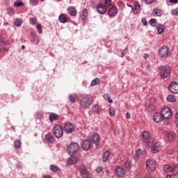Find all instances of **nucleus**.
I'll use <instances>...</instances> for the list:
<instances>
[{
    "mask_svg": "<svg viewBox=\"0 0 178 178\" xmlns=\"http://www.w3.org/2000/svg\"><path fill=\"white\" fill-rule=\"evenodd\" d=\"M44 140L45 141H47V143H50L51 144H54V143H55V138L50 134L46 135L44 137Z\"/></svg>",
    "mask_w": 178,
    "mask_h": 178,
    "instance_id": "nucleus-20",
    "label": "nucleus"
},
{
    "mask_svg": "<svg viewBox=\"0 0 178 178\" xmlns=\"http://www.w3.org/2000/svg\"><path fill=\"white\" fill-rule=\"evenodd\" d=\"M88 16V11H87L86 8H84L82 10V13L81 15V19L82 20H86V18Z\"/></svg>",
    "mask_w": 178,
    "mask_h": 178,
    "instance_id": "nucleus-24",
    "label": "nucleus"
},
{
    "mask_svg": "<svg viewBox=\"0 0 178 178\" xmlns=\"http://www.w3.org/2000/svg\"><path fill=\"white\" fill-rule=\"evenodd\" d=\"M115 108L110 107V109H109L110 116H115Z\"/></svg>",
    "mask_w": 178,
    "mask_h": 178,
    "instance_id": "nucleus-45",
    "label": "nucleus"
},
{
    "mask_svg": "<svg viewBox=\"0 0 178 178\" xmlns=\"http://www.w3.org/2000/svg\"><path fill=\"white\" fill-rule=\"evenodd\" d=\"M29 22H30L31 24H33L34 26H35V24H37V23H38L37 18H35V17L30 18Z\"/></svg>",
    "mask_w": 178,
    "mask_h": 178,
    "instance_id": "nucleus-43",
    "label": "nucleus"
},
{
    "mask_svg": "<svg viewBox=\"0 0 178 178\" xmlns=\"http://www.w3.org/2000/svg\"><path fill=\"white\" fill-rule=\"evenodd\" d=\"M141 154H143V152L141 151V149H138L136 152V154L134 156V161H138V159H140V156L141 155Z\"/></svg>",
    "mask_w": 178,
    "mask_h": 178,
    "instance_id": "nucleus-25",
    "label": "nucleus"
},
{
    "mask_svg": "<svg viewBox=\"0 0 178 178\" xmlns=\"http://www.w3.org/2000/svg\"><path fill=\"white\" fill-rule=\"evenodd\" d=\"M79 171L81 173V176L82 178H89L90 177V172L87 170L86 166L82 165L79 168Z\"/></svg>",
    "mask_w": 178,
    "mask_h": 178,
    "instance_id": "nucleus-12",
    "label": "nucleus"
},
{
    "mask_svg": "<svg viewBox=\"0 0 178 178\" xmlns=\"http://www.w3.org/2000/svg\"><path fill=\"white\" fill-rule=\"evenodd\" d=\"M111 155V153L109 151H106L103 154V162H107L108 159H109V156Z\"/></svg>",
    "mask_w": 178,
    "mask_h": 178,
    "instance_id": "nucleus-27",
    "label": "nucleus"
},
{
    "mask_svg": "<svg viewBox=\"0 0 178 178\" xmlns=\"http://www.w3.org/2000/svg\"><path fill=\"white\" fill-rule=\"evenodd\" d=\"M108 16L111 17H113L116 16L118 14V8L116 6H112L111 8L108 9Z\"/></svg>",
    "mask_w": 178,
    "mask_h": 178,
    "instance_id": "nucleus-15",
    "label": "nucleus"
},
{
    "mask_svg": "<svg viewBox=\"0 0 178 178\" xmlns=\"http://www.w3.org/2000/svg\"><path fill=\"white\" fill-rule=\"evenodd\" d=\"M15 24L17 27H20L22 26V20L17 19L15 22Z\"/></svg>",
    "mask_w": 178,
    "mask_h": 178,
    "instance_id": "nucleus-46",
    "label": "nucleus"
},
{
    "mask_svg": "<svg viewBox=\"0 0 178 178\" xmlns=\"http://www.w3.org/2000/svg\"><path fill=\"white\" fill-rule=\"evenodd\" d=\"M115 175L119 177H123V176L126 175V170H124V168H123V167H121L120 165L115 166Z\"/></svg>",
    "mask_w": 178,
    "mask_h": 178,
    "instance_id": "nucleus-10",
    "label": "nucleus"
},
{
    "mask_svg": "<svg viewBox=\"0 0 178 178\" xmlns=\"http://www.w3.org/2000/svg\"><path fill=\"white\" fill-rule=\"evenodd\" d=\"M41 1H44V0H41Z\"/></svg>",
    "mask_w": 178,
    "mask_h": 178,
    "instance_id": "nucleus-64",
    "label": "nucleus"
},
{
    "mask_svg": "<svg viewBox=\"0 0 178 178\" xmlns=\"http://www.w3.org/2000/svg\"><path fill=\"white\" fill-rule=\"evenodd\" d=\"M104 99L106 100V101H108V102L109 104H112V102H113V101L112 99H111V97L109 96V94H105L104 96H103Z\"/></svg>",
    "mask_w": 178,
    "mask_h": 178,
    "instance_id": "nucleus-37",
    "label": "nucleus"
},
{
    "mask_svg": "<svg viewBox=\"0 0 178 178\" xmlns=\"http://www.w3.org/2000/svg\"><path fill=\"white\" fill-rule=\"evenodd\" d=\"M106 172L108 175H111V171H109V170H106Z\"/></svg>",
    "mask_w": 178,
    "mask_h": 178,
    "instance_id": "nucleus-61",
    "label": "nucleus"
},
{
    "mask_svg": "<svg viewBox=\"0 0 178 178\" xmlns=\"http://www.w3.org/2000/svg\"><path fill=\"white\" fill-rule=\"evenodd\" d=\"M64 130L65 133H67V134H72V133H74V130H75L74 124L70 122L65 123L64 127Z\"/></svg>",
    "mask_w": 178,
    "mask_h": 178,
    "instance_id": "nucleus-9",
    "label": "nucleus"
},
{
    "mask_svg": "<svg viewBox=\"0 0 178 178\" xmlns=\"http://www.w3.org/2000/svg\"><path fill=\"white\" fill-rule=\"evenodd\" d=\"M131 115H130V113H127V114H126V118H127V119H130V118H131Z\"/></svg>",
    "mask_w": 178,
    "mask_h": 178,
    "instance_id": "nucleus-57",
    "label": "nucleus"
},
{
    "mask_svg": "<svg viewBox=\"0 0 178 178\" xmlns=\"http://www.w3.org/2000/svg\"><path fill=\"white\" fill-rule=\"evenodd\" d=\"M142 141L146 144L147 147H152L154 144V139L149 136V133L148 131H144L142 135Z\"/></svg>",
    "mask_w": 178,
    "mask_h": 178,
    "instance_id": "nucleus-1",
    "label": "nucleus"
},
{
    "mask_svg": "<svg viewBox=\"0 0 178 178\" xmlns=\"http://www.w3.org/2000/svg\"><path fill=\"white\" fill-rule=\"evenodd\" d=\"M156 168V161L153 159H149L146 161V169L148 172H152Z\"/></svg>",
    "mask_w": 178,
    "mask_h": 178,
    "instance_id": "nucleus-7",
    "label": "nucleus"
},
{
    "mask_svg": "<svg viewBox=\"0 0 178 178\" xmlns=\"http://www.w3.org/2000/svg\"><path fill=\"white\" fill-rule=\"evenodd\" d=\"M80 106L83 109H87L88 106H91V100L90 97H83L80 101Z\"/></svg>",
    "mask_w": 178,
    "mask_h": 178,
    "instance_id": "nucleus-8",
    "label": "nucleus"
},
{
    "mask_svg": "<svg viewBox=\"0 0 178 178\" xmlns=\"http://www.w3.org/2000/svg\"><path fill=\"white\" fill-rule=\"evenodd\" d=\"M92 112H93V113H99V106L95 104L92 107Z\"/></svg>",
    "mask_w": 178,
    "mask_h": 178,
    "instance_id": "nucleus-31",
    "label": "nucleus"
},
{
    "mask_svg": "<svg viewBox=\"0 0 178 178\" xmlns=\"http://www.w3.org/2000/svg\"><path fill=\"white\" fill-rule=\"evenodd\" d=\"M141 7L140 6V4H136V6H135V10H134V12L136 13V10H140V8Z\"/></svg>",
    "mask_w": 178,
    "mask_h": 178,
    "instance_id": "nucleus-52",
    "label": "nucleus"
},
{
    "mask_svg": "<svg viewBox=\"0 0 178 178\" xmlns=\"http://www.w3.org/2000/svg\"><path fill=\"white\" fill-rule=\"evenodd\" d=\"M67 14L70 15V16H76L77 15V10H76V8L73 6L68 7L67 8Z\"/></svg>",
    "mask_w": 178,
    "mask_h": 178,
    "instance_id": "nucleus-17",
    "label": "nucleus"
},
{
    "mask_svg": "<svg viewBox=\"0 0 178 178\" xmlns=\"http://www.w3.org/2000/svg\"><path fill=\"white\" fill-rule=\"evenodd\" d=\"M177 0H170L169 1H167L168 5H170V3H177Z\"/></svg>",
    "mask_w": 178,
    "mask_h": 178,
    "instance_id": "nucleus-49",
    "label": "nucleus"
},
{
    "mask_svg": "<svg viewBox=\"0 0 178 178\" xmlns=\"http://www.w3.org/2000/svg\"><path fill=\"white\" fill-rule=\"evenodd\" d=\"M67 162L70 165H74V163H77V162H79V157L77 156L70 157Z\"/></svg>",
    "mask_w": 178,
    "mask_h": 178,
    "instance_id": "nucleus-21",
    "label": "nucleus"
},
{
    "mask_svg": "<svg viewBox=\"0 0 178 178\" xmlns=\"http://www.w3.org/2000/svg\"><path fill=\"white\" fill-rule=\"evenodd\" d=\"M6 44V42L2 39H0V45L1 47H3V45H5Z\"/></svg>",
    "mask_w": 178,
    "mask_h": 178,
    "instance_id": "nucleus-50",
    "label": "nucleus"
},
{
    "mask_svg": "<svg viewBox=\"0 0 178 178\" xmlns=\"http://www.w3.org/2000/svg\"><path fill=\"white\" fill-rule=\"evenodd\" d=\"M159 74L162 79H166L170 74V67L168 65H162L159 67Z\"/></svg>",
    "mask_w": 178,
    "mask_h": 178,
    "instance_id": "nucleus-3",
    "label": "nucleus"
},
{
    "mask_svg": "<svg viewBox=\"0 0 178 178\" xmlns=\"http://www.w3.org/2000/svg\"><path fill=\"white\" fill-rule=\"evenodd\" d=\"M166 99L168 102H176V98L172 95L167 96Z\"/></svg>",
    "mask_w": 178,
    "mask_h": 178,
    "instance_id": "nucleus-30",
    "label": "nucleus"
},
{
    "mask_svg": "<svg viewBox=\"0 0 178 178\" xmlns=\"http://www.w3.org/2000/svg\"><path fill=\"white\" fill-rule=\"evenodd\" d=\"M80 149V145L77 143H71L67 148V153L69 155H73L76 154Z\"/></svg>",
    "mask_w": 178,
    "mask_h": 178,
    "instance_id": "nucleus-4",
    "label": "nucleus"
},
{
    "mask_svg": "<svg viewBox=\"0 0 178 178\" xmlns=\"http://www.w3.org/2000/svg\"><path fill=\"white\" fill-rule=\"evenodd\" d=\"M42 178H52L51 175H44Z\"/></svg>",
    "mask_w": 178,
    "mask_h": 178,
    "instance_id": "nucleus-58",
    "label": "nucleus"
},
{
    "mask_svg": "<svg viewBox=\"0 0 178 178\" xmlns=\"http://www.w3.org/2000/svg\"><path fill=\"white\" fill-rule=\"evenodd\" d=\"M171 13H172V15H178V11H177V9H174V10H172Z\"/></svg>",
    "mask_w": 178,
    "mask_h": 178,
    "instance_id": "nucleus-51",
    "label": "nucleus"
},
{
    "mask_svg": "<svg viewBox=\"0 0 178 178\" xmlns=\"http://www.w3.org/2000/svg\"><path fill=\"white\" fill-rule=\"evenodd\" d=\"M7 12H8V15H9V16H13V15H15V10H13V8H8Z\"/></svg>",
    "mask_w": 178,
    "mask_h": 178,
    "instance_id": "nucleus-41",
    "label": "nucleus"
},
{
    "mask_svg": "<svg viewBox=\"0 0 178 178\" xmlns=\"http://www.w3.org/2000/svg\"><path fill=\"white\" fill-rule=\"evenodd\" d=\"M168 90L172 94H178V83L175 81L171 82L169 86Z\"/></svg>",
    "mask_w": 178,
    "mask_h": 178,
    "instance_id": "nucleus-11",
    "label": "nucleus"
},
{
    "mask_svg": "<svg viewBox=\"0 0 178 178\" xmlns=\"http://www.w3.org/2000/svg\"><path fill=\"white\" fill-rule=\"evenodd\" d=\"M99 83H101V79H99V78H96L92 81L91 86H97Z\"/></svg>",
    "mask_w": 178,
    "mask_h": 178,
    "instance_id": "nucleus-36",
    "label": "nucleus"
},
{
    "mask_svg": "<svg viewBox=\"0 0 178 178\" xmlns=\"http://www.w3.org/2000/svg\"><path fill=\"white\" fill-rule=\"evenodd\" d=\"M153 120L155 123H162L165 119L163 118L161 113H156L153 115Z\"/></svg>",
    "mask_w": 178,
    "mask_h": 178,
    "instance_id": "nucleus-13",
    "label": "nucleus"
},
{
    "mask_svg": "<svg viewBox=\"0 0 178 178\" xmlns=\"http://www.w3.org/2000/svg\"><path fill=\"white\" fill-rule=\"evenodd\" d=\"M175 124L178 126V113L175 115Z\"/></svg>",
    "mask_w": 178,
    "mask_h": 178,
    "instance_id": "nucleus-55",
    "label": "nucleus"
},
{
    "mask_svg": "<svg viewBox=\"0 0 178 178\" xmlns=\"http://www.w3.org/2000/svg\"><path fill=\"white\" fill-rule=\"evenodd\" d=\"M163 170L169 173L170 172H172V168L169 165H165L163 167Z\"/></svg>",
    "mask_w": 178,
    "mask_h": 178,
    "instance_id": "nucleus-39",
    "label": "nucleus"
},
{
    "mask_svg": "<svg viewBox=\"0 0 178 178\" xmlns=\"http://www.w3.org/2000/svg\"><path fill=\"white\" fill-rule=\"evenodd\" d=\"M14 146L15 148H20L22 147V141L20 140H16L14 143Z\"/></svg>",
    "mask_w": 178,
    "mask_h": 178,
    "instance_id": "nucleus-38",
    "label": "nucleus"
},
{
    "mask_svg": "<svg viewBox=\"0 0 178 178\" xmlns=\"http://www.w3.org/2000/svg\"><path fill=\"white\" fill-rule=\"evenodd\" d=\"M14 6H16L17 8H19L20 6H24V3H23V1L19 0L14 3Z\"/></svg>",
    "mask_w": 178,
    "mask_h": 178,
    "instance_id": "nucleus-34",
    "label": "nucleus"
},
{
    "mask_svg": "<svg viewBox=\"0 0 178 178\" xmlns=\"http://www.w3.org/2000/svg\"><path fill=\"white\" fill-rule=\"evenodd\" d=\"M142 23L143 24V26H147V19L145 18H143Z\"/></svg>",
    "mask_w": 178,
    "mask_h": 178,
    "instance_id": "nucleus-53",
    "label": "nucleus"
},
{
    "mask_svg": "<svg viewBox=\"0 0 178 178\" xmlns=\"http://www.w3.org/2000/svg\"><path fill=\"white\" fill-rule=\"evenodd\" d=\"M36 29L38 30V33H39V34H42V26L41 25V24H39L36 26Z\"/></svg>",
    "mask_w": 178,
    "mask_h": 178,
    "instance_id": "nucleus-40",
    "label": "nucleus"
},
{
    "mask_svg": "<svg viewBox=\"0 0 178 178\" xmlns=\"http://www.w3.org/2000/svg\"><path fill=\"white\" fill-rule=\"evenodd\" d=\"M112 5V0H106L104 2V8L108 10V8Z\"/></svg>",
    "mask_w": 178,
    "mask_h": 178,
    "instance_id": "nucleus-33",
    "label": "nucleus"
},
{
    "mask_svg": "<svg viewBox=\"0 0 178 178\" xmlns=\"http://www.w3.org/2000/svg\"><path fill=\"white\" fill-rule=\"evenodd\" d=\"M91 141L95 144V145H98L99 144V141H101V137L98 134H94L90 137Z\"/></svg>",
    "mask_w": 178,
    "mask_h": 178,
    "instance_id": "nucleus-14",
    "label": "nucleus"
},
{
    "mask_svg": "<svg viewBox=\"0 0 178 178\" xmlns=\"http://www.w3.org/2000/svg\"><path fill=\"white\" fill-rule=\"evenodd\" d=\"M58 118H59V116H58V115L56 114H51L49 115V119L50 120V122H54V120H58Z\"/></svg>",
    "mask_w": 178,
    "mask_h": 178,
    "instance_id": "nucleus-32",
    "label": "nucleus"
},
{
    "mask_svg": "<svg viewBox=\"0 0 178 178\" xmlns=\"http://www.w3.org/2000/svg\"><path fill=\"white\" fill-rule=\"evenodd\" d=\"M50 170H51L52 172H60V168H59V167H58L55 165H51Z\"/></svg>",
    "mask_w": 178,
    "mask_h": 178,
    "instance_id": "nucleus-29",
    "label": "nucleus"
},
{
    "mask_svg": "<svg viewBox=\"0 0 178 178\" xmlns=\"http://www.w3.org/2000/svg\"><path fill=\"white\" fill-rule=\"evenodd\" d=\"M166 178H172V175H168L167 177H166Z\"/></svg>",
    "mask_w": 178,
    "mask_h": 178,
    "instance_id": "nucleus-62",
    "label": "nucleus"
},
{
    "mask_svg": "<svg viewBox=\"0 0 178 178\" xmlns=\"http://www.w3.org/2000/svg\"><path fill=\"white\" fill-rule=\"evenodd\" d=\"M69 99L70 101V102H72V104H74V102H76V101H77V99H79V96H77L76 94H72L69 95Z\"/></svg>",
    "mask_w": 178,
    "mask_h": 178,
    "instance_id": "nucleus-23",
    "label": "nucleus"
},
{
    "mask_svg": "<svg viewBox=\"0 0 178 178\" xmlns=\"http://www.w3.org/2000/svg\"><path fill=\"white\" fill-rule=\"evenodd\" d=\"M127 52H129V49H127V48H126L122 53H121V58H124L126 54H127Z\"/></svg>",
    "mask_w": 178,
    "mask_h": 178,
    "instance_id": "nucleus-47",
    "label": "nucleus"
},
{
    "mask_svg": "<svg viewBox=\"0 0 178 178\" xmlns=\"http://www.w3.org/2000/svg\"><path fill=\"white\" fill-rule=\"evenodd\" d=\"M25 48H26V46H24V45H22V49H25Z\"/></svg>",
    "mask_w": 178,
    "mask_h": 178,
    "instance_id": "nucleus-63",
    "label": "nucleus"
},
{
    "mask_svg": "<svg viewBox=\"0 0 178 178\" xmlns=\"http://www.w3.org/2000/svg\"><path fill=\"white\" fill-rule=\"evenodd\" d=\"M143 58H145V59H147V58H148V54H144Z\"/></svg>",
    "mask_w": 178,
    "mask_h": 178,
    "instance_id": "nucleus-60",
    "label": "nucleus"
},
{
    "mask_svg": "<svg viewBox=\"0 0 178 178\" xmlns=\"http://www.w3.org/2000/svg\"><path fill=\"white\" fill-rule=\"evenodd\" d=\"M125 168H130V163L129 161L125 162Z\"/></svg>",
    "mask_w": 178,
    "mask_h": 178,
    "instance_id": "nucleus-56",
    "label": "nucleus"
},
{
    "mask_svg": "<svg viewBox=\"0 0 178 178\" xmlns=\"http://www.w3.org/2000/svg\"><path fill=\"white\" fill-rule=\"evenodd\" d=\"M161 113L165 120H169V119H172V117L173 116L172 110H170V108L168 106L163 107L161 108Z\"/></svg>",
    "mask_w": 178,
    "mask_h": 178,
    "instance_id": "nucleus-2",
    "label": "nucleus"
},
{
    "mask_svg": "<svg viewBox=\"0 0 178 178\" xmlns=\"http://www.w3.org/2000/svg\"><path fill=\"white\" fill-rule=\"evenodd\" d=\"M59 22H60V23H67V20H69V19H67V15L66 14H61L59 16Z\"/></svg>",
    "mask_w": 178,
    "mask_h": 178,
    "instance_id": "nucleus-22",
    "label": "nucleus"
},
{
    "mask_svg": "<svg viewBox=\"0 0 178 178\" xmlns=\"http://www.w3.org/2000/svg\"><path fill=\"white\" fill-rule=\"evenodd\" d=\"M53 134H54L56 138H60L63 136V128L59 124L56 125L53 128Z\"/></svg>",
    "mask_w": 178,
    "mask_h": 178,
    "instance_id": "nucleus-6",
    "label": "nucleus"
},
{
    "mask_svg": "<svg viewBox=\"0 0 178 178\" xmlns=\"http://www.w3.org/2000/svg\"><path fill=\"white\" fill-rule=\"evenodd\" d=\"M149 24L150 26H152V27H155V26H156V19H150Z\"/></svg>",
    "mask_w": 178,
    "mask_h": 178,
    "instance_id": "nucleus-44",
    "label": "nucleus"
},
{
    "mask_svg": "<svg viewBox=\"0 0 178 178\" xmlns=\"http://www.w3.org/2000/svg\"><path fill=\"white\" fill-rule=\"evenodd\" d=\"M151 151L152 154H156V152H159V151H161V143H155L154 146L152 147Z\"/></svg>",
    "mask_w": 178,
    "mask_h": 178,
    "instance_id": "nucleus-19",
    "label": "nucleus"
},
{
    "mask_svg": "<svg viewBox=\"0 0 178 178\" xmlns=\"http://www.w3.org/2000/svg\"><path fill=\"white\" fill-rule=\"evenodd\" d=\"M167 138L168 141H172L175 138V134L170 133L168 134Z\"/></svg>",
    "mask_w": 178,
    "mask_h": 178,
    "instance_id": "nucleus-42",
    "label": "nucleus"
},
{
    "mask_svg": "<svg viewBox=\"0 0 178 178\" xmlns=\"http://www.w3.org/2000/svg\"><path fill=\"white\" fill-rule=\"evenodd\" d=\"M169 47L166 46H163L159 49V56L162 59H166L170 55Z\"/></svg>",
    "mask_w": 178,
    "mask_h": 178,
    "instance_id": "nucleus-5",
    "label": "nucleus"
},
{
    "mask_svg": "<svg viewBox=\"0 0 178 178\" xmlns=\"http://www.w3.org/2000/svg\"><path fill=\"white\" fill-rule=\"evenodd\" d=\"M129 8H131V10H133V6L130 4H127Z\"/></svg>",
    "mask_w": 178,
    "mask_h": 178,
    "instance_id": "nucleus-59",
    "label": "nucleus"
},
{
    "mask_svg": "<svg viewBox=\"0 0 178 178\" xmlns=\"http://www.w3.org/2000/svg\"><path fill=\"white\" fill-rule=\"evenodd\" d=\"M91 148V143L88 140H85L82 143V149L84 151H88Z\"/></svg>",
    "mask_w": 178,
    "mask_h": 178,
    "instance_id": "nucleus-16",
    "label": "nucleus"
},
{
    "mask_svg": "<svg viewBox=\"0 0 178 178\" xmlns=\"http://www.w3.org/2000/svg\"><path fill=\"white\" fill-rule=\"evenodd\" d=\"M171 171L172 172V175L174 176H177V175H178V165L177 164H174Z\"/></svg>",
    "mask_w": 178,
    "mask_h": 178,
    "instance_id": "nucleus-28",
    "label": "nucleus"
},
{
    "mask_svg": "<svg viewBox=\"0 0 178 178\" xmlns=\"http://www.w3.org/2000/svg\"><path fill=\"white\" fill-rule=\"evenodd\" d=\"M153 13L155 16H162V10L154 8Z\"/></svg>",
    "mask_w": 178,
    "mask_h": 178,
    "instance_id": "nucleus-35",
    "label": "nucleus"
},
{
    "mask_svg": "<svg viewBox=\"0 0 178 178\" xmlns=\"http://www.w3.org/2000/svg\"><path fill=\"white\" fill-rule=\"evenodd\" d=\"M97 10L98 13H100V15H104V13H106L107 10L104 4H98L97 6Z\"/></svg>",
    "mask_w": 178,
    "mask_h": 178,
    "instance_id": "nucleus-18",
    "label": "nucleus"
},
{
    "mask_svg": "<svg viewBox=\"0 0 178 178\" xmlns=\"http://www.w3.org/2000/svg\"><path fill=\"white\" fill-rule=\"evenodd\" d=\"M30 2L33 6H35L38 3V0H30Z\"/></svg>",
    "mask_w": 178,
    "mask_h": 178,
    "instance_id": "nucleus-48",
    "label": "nucleus"
},
{
    "mask_svg": "<svg viewBox=\"0 0 178 178\" xmlns=\"http://www.w3.org/2000/svg\"><path fill=\"white\" fill-rule=\"evenodd\" d=\"M96 172H97V173H101V172H102V167H98L96 169Z\"/></svg>",
    "mask_w": 178,
    "mask_h": 178,
    "instance_id": "nucleus-54",
    "label": "nucleus"
},
{
    "mask_svg": "<svg viewBox=\"0 0 178 178\" xmlns=\"http://www.w3.org/2000/svg\"><path fill=\"white\" fill-rule=\"evenodd\" d=\"M156 30H157V33H159V34H162V33H163L164 30H165V26H163V24H159L156 27Z\"/></svg>",
    "mask_w": 178,
    "mask_h": 178,
    "instance_id": "nucleus-26",
    "label": "nucleus"
}]
</instances>
